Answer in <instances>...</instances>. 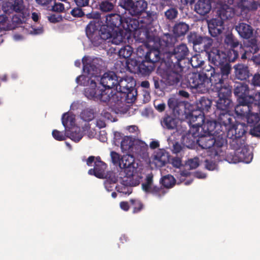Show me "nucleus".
<instances>
[{
  "instance_id": "obj_1",
  "label": "nucleus",
  "mask_w": 260,
  "mask_h": 260,
  "mask_svg": "<svg viewBox=\"0 0 260 260\" xmlns=\"http://www.w3.org/2000/svg\"><path fill=\"white\" fill-rule=\"evenodd\" d=\"M146 39L147 45L139 47L137 50V54L139 57L148 60V62L156 66L157 63L161 60V54L158 49L161 46V43L155 29H154V32L152 33L147 31Z\"/></svg>"
},
{
  "instance_id": "obj_2",
  "label": "nucleus",
  "mask_w": 260,
  "mask_h": 260,
  "mask_svg": "<svg viewBox=\"0 0 260 260\" xmlns=\"http://www.w3.org/2000/svg\"><path fill=\"white\" fill-rule=\"evenodd\" d=\"M135 156L132 153H126L121 157L120 168L121 170L119 176L124 177V181L126 184L139 185L142 177L136 173L137 165L135 166Z\"/></svg>"
},
{
  "instance_id": "obj_3",
  "label": "nucleus",
  "mask_w": 260,
  "mask_h": 260,
  "mask_svg": "<svg viewBox=\"0 0 260 260\" xmlns=\"http://www.w3.org/2000/svg\"><path fill=\"white\" fill-rule=\"evenodd\" d=\"M183 67L180 64H174L165 60L164 54V84L172 88L181 86Z\"/></svg>"
},
{
  "instance_id": "obj_4",
  "label": "nucleus",
  "mask_w": 260,
  "mask_h": 260,
  "mask_svg": "<svg viewBox=\"0 0 260 260\" xmlns=\"http://www.w3.org/2000/svg\"><path fill=\"white\" fill-rule=\"evenodd\" d=\"M203 73L191 72L186 75L181 87L194 89L196 92L205 93L209 91V80L208 76Z\"/></svg>"
},
{
  "instance_id": "obj_5",
  "label": "nucleus",
  "mask_w": 260,
  "mask_h": 260,
  "mask_svg": "<svg viewBox=\"0 0 260 260\" xmlns=\"http://www.w3.org/2000/svg\"><path fill=\"white\" fill-rule=\"evenodd\" d=\"M246 132L245 125L237 123L226 133L230 147L234 150V151L240 150L241 148L246 146L245 138L244 137Z\"/></svg>"
},
{
  "instance_id": "obj_6",
  "label": "nucleus",
  "mask_w": 260,
  "mask_h": 260,
  "mask_svg": "<svg viewBox=\"0 0 260 260\" xmlns=\"http://www.w3.org/2000/svg\"><path fill=\"white\" fill-rule=\"evenodd\" d=\"M119 6L127 11L132 16H140L145 14L146 18L144 20H140L141 22L148 21L151 22L152 18L150 13L146 11L147 8V3L144 0L136 1L133 0H122L120 2Z\"/></svg>"
},
{
  "instance_id": "obj_7",
  "label": "nucleus",
  "mask_w": 260,
  "mask_h": 260,
  "mask_svg": "<svg viewBox=\"0 0 260 260\" xmlns=\"http://www.w3.org/2000/svg\"><path fill=\"white\" fill-rule=\"evenodd\" d=\"M86 34L95 46H100L106 40L112 37V32L110 30H106L105 26L99 30L94 21H91L87 25Z\"/></svg>"
},
{
  "instance_id": "obj_8",
  "label": "nucleus",
  "mask_w": 260,
  "mask_h": 260,
  "mask_svg": "<svg viewBox=\"0 0 260 260\" xmlns=\"http://www.w3.org/2000/svg\"><path fill=\"white\" fill-rule=\"evenodd\" d=\"M212 101L205 96L201 97L197 102V108L188 113L187 119L192 122H197V124H203L204 120V116L211 108Z\"/></svg>"
},
{
  "instance_id": "obj_9",
  "label": "nucleus",
  "mask_w": 260,
  "mask_h": 260,
  "mask_svg": "<svg viewBox=\"0 0 260 260\" xmlns=\"http://www.w3.org/2000/svg\"><path fill=\"white\" fill-rule=\"evenodd\" d=\"M164 47V54L165 60L171 63L180 64V62L184 59L189 54V50L186 44H181L176 47H174L169 52H165Z\"/></svg>"
},
{
  "instance_id": "obj_10",
  "label": "nucleus",
  "mask_w": 260,
  "mask_h": 260,
  "mask_svg": "<svg viewBox=\"0 0 260 260\" xmlns=\"http://www.w3.org/2000/svg\"><path fill=\"white\" fill-rule=\"evenodd\" d=\"M146 23V25L140 24V21L136 19L131 17H126L124 18L123 22L122 29H124L127 31L133 32L134 31H138L139 32H143L146 37V32L149 31L150 33L154 32L151 29L150 26V22L148 21H143L142 23Z\"/></svg>"
},
{
  "instance_id": "obj_11",
  "label": "nucleus",
  "mask_w": 260,
  "mask_h": 260,
  "mask_svg": "<svg viewBox=\"0 0 260 260\" xmlns=\"http://www.w3.org/2000/svg\"><path fill=\"white\" fill-rule=\"evenodd\" d=\"M197 123L188 120L190 129L186 135H183L181 138V143L184 147L192 148L197 143L198 137L200 136L201 124H197Z\"/></svg>"
},
{
  "instance_id": "obj_12",
  "label": "nucleus",
  "mask_w": 260,
  "mask_h": 260,
  "mask_svg": "<svg viewBox=\"0 0 260 260\" xmlns=\"http://www.w3.org/2000/svg\"><path fill=\"white\" fill-rule=\"evenodd\" d=\"M230 111H221L215 110L214 112L216 119L221 128L220 131L224 132H228L229 129H232L233 126L237 124H234L236 121L235 118L230 113Z\"/></svg>"
},
{
  "instance_id": "obj_13",
  "label": "nucleus",
  "mask_w": 260,
  "mask_h": 260,
  "mask_svg": "<svg viewBox=\"0 0 260 260\" xmlns=\"http://www.w3.org/2000/svg\"><path fill=\"white\" fill-rule=\"evenodd\" d=\"M253 158V154L248 146H245L240 150L234 151L228 154L226 156V160L230 163L236 164L238 162L249 163Z\"/></svg>"
},
{
  "instance_id": "obj_14",
  "label": "nucleus",
  "mask_w": 260,
  "mask_h": 260,
  "mask_svg": "<svg viewBox=\"0 0 260 260\" xmlns=\"http://www.w3.org/2000/svg\"><path fill=\"white\" fill-rule=\"evenodd\" d=\"M239 49L241 58L242 60L249 59L252 55L257 53L259 50L257 40L253 38L244 41L243 44H240Z\"/></svg>"
},
{
  "instance_id": "obj_15",
  "label": "nucleus",
  "mask_w": 260,
  "mask_h": 260,
  "mask_svg": "<svg viewBox=\"0 0 260 260\" xmlns=\"http://www.w3.org/2000/svg\"><path fill=\"white\" fill-rule=\"evenodd\" d=\"M211 136L202 133V131H200L197 144L202 149L205 150L208 156L213 157L212 148L215 141Z\"/></svg>"
},
{
  "instance_id": "obj_16",
  "label": "nucleus",
  "mask_w": 260,
  "mask_h": 260,
  "mask_svg": "<svg viewBox=\"0 0 260 260\" xmlns=\"http://www.w3.org/2000/svg\"><path fill=\"white\" fill-rule=\"evenodd\" d=\"M168 105L174 116L179 118L180 116L186 114V117L187 118L188 114H187L186 113V106L184 102L171 98L168 100Z\"/></svg>"
},
{
  "instance_id": "obj_17",
  "label": "nucleus",
  "mask_w": 260,
  "mask_h": 260,
  "mask_svg": "<svg viewBox=\"0 0 260 260\" xmlns=\"http://www.w3.org/2000/svg\"><path fill=\"white\" fill-rule=\"evenodd\" d=\"M136 99V95L132 94V97H127L126 95H124V93L119 91L115 90L114 92L112 91L109 105L111 106L118 107L120 106L123 102L127 101V103H132L134 102Z\"/></svg>"
},
{
  "instance_id": "obj_18",
  "label": "nucleus",
  "mask_w": 260,
  "mask_h": 260,
  "mask_svg": "<svg viewBox=\"0 0 260 260\" xmlns=\"http://www.w3.org/2000/svg\"><path fill=\"white\" fill-rule=\"evenodd\" d=\"M119 77L112 71H109L104 74L101 78L100 83L104 88L115 90L118 83Z\"/></svg>"
},
{
  "instance_id": "obj_19",
  "label": "nucleus",
  "mask_w": 260,
  "mask_h": 260,
  "mask_svg": "<svg viewBox=\"0 0 260 260\" xmlns=\"http://www.w3.org/2000/svg\"><path fill=\"white\" fill-rule=\"evenodd\" d=\"M208 58L211 63L218 67L226 62V53L216 48H212L208 52Z\"/></svg>"
},
{
  "instance_id": "obj_20",
  "label": "nucleus",
  "mask_w": 260,
  "mask_h": 260,
  "mask_svg": "<svg viewBox=\"0 0 260 260\" xmlns=\"http://www.w3.org/2000/svg\"><path fill=\"white\" fill-rule=\"evenodd\" d=\"M200 129L203 131L204 134L216 136L220 132L221 128L216 119L215 120H208L206 122L204 120L203 124L200 126Z\"/></svg>"
},
{
  "instance_id": "obj_21",
  "label": "nucleus",
  "mask_w": 260,
  "mask_h": 260,
  "mask_svg": "<svg viewBox=\"0 0 260 260\" xmlns=\"http://www.w3.org/2000/svg\"><path fill=\"white\" fill-rule=\"evenodd\" d=\"M234 93L238 102L244 103L249 95V87L244 83H236L234 85Z\"/></svg>"
},
{
  "instance_id": "obj_22",
  "label": "nucleus",
  "mask_w": 260,
  "mask_h": 260,
  "mask_svg": "<svg viewBox=\"0 0 260 260\" xmlns=\"http://www.w3.org/2000/svg\"><path fill=\"white\" fill-rule=\"evenodd\" d=\"M124 19L118 14H111L106 16V23L107 27L112 30L116 28L118 30H122Z\"/></svg>"
},
{
  "instance_id": "obj_23",
  "label": "nucleus",
  "mask_w": 260,
  "mask_h": 260,
  "mask_svg": "<svg viewBox=\"0 0 260 260\" xmlns=\"http://www.w3.org/2000/svg\"><path fill=\"white\" fill-rule=\"evenodd\" d=\"M107 167L106 164L102 161L100 156H97L94 162V168L89 169L88 173L89 175H94L98 178H104L105 171Z\"/></svg>"
},
{
  "instance_id": "obj_24",
  "label": "nucleus",
  "mask_w": 260,
  "mask_h": 260,
  "mask_svg": "<svg viewBox=\"0 0 260 260\" xmlns=\"http://www.w3.org/2000/svg\"><path fill=\"white\" fill-rule=\"evenodd\" d=\"M148 149L147 144L142 141L138 140L135 142L131 153L136 156H140L142 158H146L148 156Z\"/></svg>"
},
{
  "instance_id": "obj_25",
  "label": "nucleus",
  "mask_w": 260,
  "mask_h": 260,
  "mask_svg": "<svg viewBox=\"0 0 260 260\" xmlns=\"http://www.w3.org/2000/svg\"><path fill=\"white\" fill-rule=\"evenodd\" d=\"M225 134H226V132L222 133V132L220 131V132L217 134V137L215 138H214V140L215 142L213 146L212 152L214 158L217 156H220L221 153L222 152L221 147L226 142H228V140L224 138Z\"/></svg>"
},
{
  "instance_id": "obj_26",
  "label": "nucleus",
  "mask_w": 260,
  "mask_h": 260,
  "mask_svg": "<svg viewBox=\"0 0 260 260\" xmlns=\"http://www.w3.org/2000/svg\"><path fill=\"white\" fill-rule=\"evenodd\" d=\"M4 11L8 14L13 12H21L24 9L23 0H14L13 2H6L3 5Z\"/></svg>"
},
{
  "instance_id": "obj_27",
  "label": "nucleus",
  "mask_w": 260,
  "mask_h": 260,
  "mask_svg": "<svg viewBox=\"0 0 260 260\" xmlns=\"http://www.w3.org/2000/svg\"><path fill=\"white\" fill-rule=\"evenodd\" d=\"M115 90L122 92L127 97H132V95L134 94V89L132 84L128 83L126 79L119 77L118 83L117 84Z\"/></svg>"
},
{
  "instance_id": "obj_28",
  "label": "nucleus",
  "mask_w": 260,
  "mask_h": 260,
  "mask_svg": "<svg viewBox=\"0 0 260 260\" xmlns=\"http://www.w3.org/2000/svg\"><path fill=\"white\" fill-rule=\"evenodd\" d=\"M236 30L243 39H249L253 34V29L250 25L244 22H240L236 26Z\"/></svg>"
},
{
  "instance_id": "obj_29",
  "label": "nucleus",
  "mask_w": 260,
  "mask_h": 260,
  "mask_svg": "<svg viewBox=\"0 0 260 260\" xmlns=\"http://www.w3.org/2000/svg\"><path fill=\"white\" fill-rule=\"evenodd\" d=\"M225 3L224 5L221 6L217 10L218 17L223 20L232 18L235 15L234 9L230 6L232 4H229L228 3Z\"/></svg>"
},
{
  "instance_id": "obj_30",
  "label": "nucleus",
  "mask_w": 260,
  "mask_h": 260,
  "mask_svg": "<svg viewBox=\"0 0 260 260\" xmlns=\"http://www.w3.org/2000/svg\"><path fill=\"white\" fill-rule=\"evenodd\" d=\"M209 80V89L211 87L212 90L218 87H220L224 85L225 82L227 80L220 74L219 72H214L211 77L208 78Z\"/></svg>"
},
{
  "instance_id": "obj_31",
  "label": "nucleus",
  "mask_w": 260,
  "mask_h": 260,
  "mask_svg": "<svg viewBox=\"0 0 260 260\" xmlns=\"http://www.w3.org/2000/svg\"><path fill=\"white\" fill-rule=\"evenodd\" d=\"M236 77L240 80H246L250 76V73L247 66L240 64L234 66Z\"/></svg>"
},
{
  "instance_id": "obj_32",
  "label": "nucleus",
  "mask_w": 260,
  "mask_h": 260,
  "mask_svg": "<svg viewBox=\"0 0 260 260\" xmlns=\"http://www.w3.org/2000/svg\"><path fill=\"white\" fill-rule=\"evenodd\" d=\"M211 9L210 0H199L195 5V10L200 15H206Z\"/></svg>"
},
{
  "instance_id": "obj_33",
  "label": "nucleus",
  "mask_w": 260,
  "mask_h": 260,
  "mask_svg": "<svg viewBox=\"0 0 260 260\" xmlns=\"http://www.w3.org/2000/svg\"><path fill=\"white\" fill-rule=\"evenodd\" d=\"M142 59V60L140 61L139 64L140 68L139 69H140V71H138V75L143 76H148L154 70L156 66L148 62V60L144 58Z\"/></svg>"
},
{
  "instance_id": "obj_34",
  "label": "nucleus",
  "mask_w": 260,
  "mask_h": 260,
  "mask_svg": "<svg viewBox=\"0 0 260 260\" xmlns=\"http://www.w3.org/2000/svg\"><path fill=\"white\" fill-rule=\"evenodd\" d=\"M238 104L235 107L236 115L241 117H245L248 114L252 111L250 105L245 100L244 103L238 102Z\"/></svg>"
},
{
  "instance_id": "obj_35",
  "label": "nucleus",
  "mask_w": 260,
  "mask_h": 260,
  "mask_svg": "<svg viewBox=\"0 0 260 260\" xmlns=\"http://www.w3.org/2000/svg\"><path fill=\"white\" fill-rule=\"evenodd\" d=\"M204 37L199 35L197 32H191L187 37L188 41L193 44V49L198 52L199 48L202 47Z\"/></svg>"
},
{
  "instance_id": "obj_36",
  "label": "nucleus",
  "mask_w": 260,
  "mask_h": 260,
  "mask_svg": "<svg viewBox=\"0 0 260 260\" xmlns=\"http://www.w3.org/2000/svg\"><path fill=\"white\" fill-rule=\"evenodd\" d=\"M100 87L96 86V82L91 80L89 87H86L84 89V95L88 99L97 101L98 91Z\"/></svg>"
},
{
  "instance_id": "obj_37",
  "label": "nucleus",
  "mask_w": 260,
  "mask_h": 260,
  "mask_svg": "<svg viewBox=\"0 0 260 260\" xmlns=\"http://www.w3.org/2000/svg\"><path fill=\"white\" fill-rule=\"evenodd\" d=\"M216 110L221 111H230L233 102L230 98H218L216 101Z\"/></svg>"
},
{
  "instance_id": "obj_38",
  "label": "nucleus",
  "mask_w": 260,
  "mask_h": 260,
  "mask_svg": "<svg viewBox=\"0 0 260 260\" xmlns=\"http://www.w3.org/2000/svg\"><path fill=\"white\" fill-rule=\"evenodd\" d=\"M82 61L83 65V70L84 72L89 75H94L97 71V67L93 61H89L88 57L87 56H84Z\"/></svg>"
},
{
  "instance_id": "obj_39",
  "label": "nucleus",
  "mask_w": 260,
  "mask_h": 260,
  "mask_svg": "<svg viewBox=\"0 0 260 260\" xmlns=\"http://www.w3.org/2000/svg\"><path fill=\"white\" fill-rule=\"evenodd\" d=\"M177 37L169 34H164V47L165 52H169V50L175 47L174 45L177 42Z\"/></svg>"
},
{
  "instance_id": "obj_40",
  "label": "nucleus",
  "mask_w": 260,
  "mask_h": 260,
  "mask_svg": "<svg viewBox=\"0 0 260 260\" xmlns=\"http://www.w3.org/2000/svg\"><path fill=\"white\" fill-rule=\"evenodd\" d=\"M98 91L97 101L106 103L109 104L111 95L112 94V89L105 88V89H100Z\"/></svg>"
},
{
  "instance_id": "obj_41",
  "label": "nucleus",
  "mask_w": 260,
  "mask_h": 260,
  "mask_svg": "<svg viewBox=\"0 0 260 260\" xmlns=\"http://www.w3.org/2000/svg\"><path fill=\"white\" fill-rule=\"evenodd\" d=\"M247 102L250 105L252 111L258 112L260 108V92H257L253 95H249Z\"/></svg>"
},
{
  "instance_id": "obj_42",
  "label": "nucleus",
  "mask_w": 260,
  "mask_h": 260,
  "mask_svg": "<svg viewBox=\"0 0 260 260\" xmlns=\"http://www.w3.org/2000/svg\"><path fill=\"white\" fill-rule=\"evenodd\" d=\"M214 90L217 92L218 98H230L232 94V86L224 83V85L216 88Z\"/></svg>"
},
{
  "instance_id": "obj_43",
  "label": "nucleus",
  "mask_w": 260,
  "mask_h": 260,
  "mask_svg": "<svg viewBox=\"0 0 260 260\" xmlns=\"http://www.w3.org/2000/svg\"><path fill=\"white\" fill-rule=\"evenodd\" d=\"M125 177L124 175H123V177ZM119 178L120 180V181L122 184L121 186H117V190L120 192L124 194L125 195H129L132 192V186H135L137 185H131L128 184H126L125 182L123 181L124 180V178H123V176H119Z\"/></svg>"
},
{
  "instance_id": "obj_44",
  "label": "nucleus",
  "mask_w": 260,
  "mask_h": 260,
  "mask_svg": "<svg viewBox=\"0 0 260 260\" xmlns=\"http://www.w3.org/2000/svg\"><path fill=\"white\" fill-rule=\"evenodd\" d=\"M135 142H134L131 137L128 136L124 137L121 142V149L122 151L125 153H131Z\"/></svg>"
},
{
  "instance_id": "obj_45",
  "label": "nucleus",
  "mask_w": 260,
  "mask_h": 260,
  "mask_svg": "<svg viewBox=\"0 0 260 260\" xmlns=\"http://www.w3.org/2000/svg\"><path fill=\"white\" fill-rule=\"evenodd\" d=\"M188 25L183 22L176 24L173 27V32L176 37H179L184 36L188 30Z\"/></svg>"
},
{
  "instance_id": "obj_46",
  "label": "nucleus",
  "mask_w": 260,
  "mask_h": 260,
  "mask_svg": "<svg viewBox=\"0 0 260 260\" xmlns=\"http://www.w3.org/2000/svg\"><path fill=\"white\" fill-rule=\"evenodd\" d=\"M114 8V4L109 0H102L99 2L98 9L102 13L111 12Z\"/></svg>"
},
{
  "instance_id": "obj_47",
  "label": "nucleus",
  "mask_w": 260,
  "mask_h": 260,
  "mask_svg": "<svg viewBox=\"0 0 260 260\" xmlns=\"http://www.w3.org/2000/svg\"><path fill=\"white\" fill-rule=\"evenodd\" d=\"M224 43L231 48H238L240 45L239 40L232 34H228L225 37Z\"/></svg>"
},
{
  "instance_id": "obj_48",
  "label": "nucleus",
  "mask_w": 260,
  "mask_h": 260,
  "mask_svg": "<svg viewBox=\"0 0 260 260\" xmlns=\"http://www.w3.org/2000/svg\"><path fill=\"white\" fill-rule=\"evenodd\" d=\"M240 49L238 48H230L226 54V61L228 62H235L240 56Z\"/></svg>"
},
{
  "instance_id": "obj_49",
  "label": "nucleus",
  "mask_w": 260,
  "mask_h": 260,
  "mask_svg": "<svg viewBox=\"0 0 260 260\" xmlns=\"http://www.w3.org/2000/svg\"><path fill=\"white\" fill-rule=\"evenodd\" d=\"M255 111H252L245 117L247 124L250 127H252L254 125L257 124L260 120L259 114L257 112H255Z\"/></svg>"
},
{
  "instance_id": "obj_50",
  "label": "nucleus",
  "mask_w": 260,
  "mask_h": 260,
  "mask_svg": "<svg viewBox=\"0 0 260 260\" xmlns=\"http://www.w3.org/2000/svg\"><path fill=\"white\" fill-rule=\"evenodd\" d=\"M177 117L174 116H167L164 118V123L168 129H174L177 127L178 122Z\"/></svg>"
},
{
  "instance_id": "obj_51",
  "label": "nucleus",
  "mask_w": 260,
  "mask_h": 260,
  "mask_svg": "<svg viewBox=\"0 0 260 260\" xmlns=\"http://www.w3.org/2000/svg\"><path fill=\"white\" fill-rule=\"evenodd\" d=\"M140 62V61H138L134 59L127 60L126 67L127 70L132 73L138 74Z\"/></svg>"
},
{
  "instance_id": "obj_52",
  "label": "nucleus",
  "mask_w": 260,
  "mask_h": 260,
  "mask_svg": "<svg viewBox=\"0 0 260 260\" xmlns=\"http://www.w3.org/2000/svg\"><path fill=\"white\" fill-rule=\"evenodd\" d=\"M213 43V40L208 37H204L202 47L199 48L198 52H206L207 54L210 52V49Z\"/></svg>"
},
{
  "instance_id": "obj_53",
  "label": "nucleus",
  "mask_w": 260,
  "mask_h": 260,
  "mask_svg": "<svg viewBox=\"0 0 260 260\" xmlns=\"http://www.w3.org/2000/svg\"><path fill=\"white\" fill-rule=\"evenodd\" d=\"M218 67L220 68V72L219 73L223 77V78L228 80L232 70V66L230 63L226 61L223 64L220 65Z\"/></svg>"
},
{
  "instance_id": "obj_54",
  "label": "nucleus",
  "mask_w": 260,
  "mask_h": 260,
  "mask_svg": "<svg viewBox=\"0 0 260 260\" xmlns=\"http://www.w3.org/2000/svg\"><path fill=\"white\" fill-rule=\"evenodd\" d=\"M162 149H159L158 152H155L152 158V163L154 164L156 168L162 167Z\"/></svg>"
},
{
  "instance_id": "obj_55",
  "label": "nucleus",
  "mask_w": 260,
  "mask_h": 260,
  "mask_svg": "<svg viewBox=\"0 0 260 260\" xmlns=\"http://www.w3.org/2000/svg\"><path fill=\"white\" fill-rule=\"evenodd\" d=\"M133 52V48L129 45H126L119 50L118 55L120 58L127 59L131 57Z\"/></svg>"
},
{
  "instance_id": "obj_56",
  "label": "nucleus",
  "mask_w": 260,
  "mask_h": 260,
  "mask_svg": "<svg viewBox=\"0 0 260 260\" xmlns=\"http://www.w3.org/2000/svg\"><path fill=\"white\" fill-rule=\"evenodd\" d=\"M80 116L85 121H90L94 118V112L93 109L87 108L82 111Z\"/></svg>"
},
{
  "instance_id": "obj_57",
  "label": "nucleus",
  "mask_w": 260,
  "mask_h": 260,
  "mask_svg": "<svg viewBox=\"0 0 260 260\" xmlns=\"http://www.w3.org/2000/svg\"><path fill=\"white\" fill-rule=\"evenodd\" d=\"M209 157H210V159L207 158L205 160V168L209 171H213L215 170L217 167L216 161L219 160V156H217L215 158L211 156Z\"/></svg>"
},
{
  "instance_id": "obj_58",
  "label": "nucleus",
  "mask_w": 260,
  "mask_h": 260,
  "mask_svg": "<svg viewBox=\"0 0 260 260\" xmlns=\"http://www.w3.org/2000/svg\"><path fill=\"white\" fill-rule=\"evenodd\" d=\"M161 177L159 179V183L160 184V187H157L156 186H153L152 188L150 190L149 193H152L154 196L160 198L161 195L162 194V172L160 170Z\"/></svg>"
},
{
  "instance_id": "obj_59",
  "label": "nucleus",
  "mask_w": 260,
  "mask_h": 260,
  "mask_svg": "<svg viewBox=\"0 0 260 260\" xmlns=\"http://www.w3.org/2000/svg\"><path fill=\"white\" fill-rule=\"evenodd\" d=\"M190 63L193 68L201 67L204 63V61L202 59L200 55L196 54L193 56L189 60Z\"/></svg>"
},
{
  "instance_id": "obj_60",
  "label": "nucleus",
  "mask_w": 260,
  "mask_h": 260,
  "mask_svg": "<svg viewBox=\"0 0 260 260\" xmlns=\"http://www.w3.org/2000/svg\"><path fill=\"white\" fill-rule=\"evenodd\" d=\"M66 134L68 137L76 142H79L83 137L82 133L80 129L77 131H66Z\"/></svg>"
},
{
  "instance_id": "obj_61",
  "label": "nucleus",
  "mask_w": 260,
  "mask_h": 260,
  "mask_svg": "<svg viewBox=\"0 0 260 260\" xmlns=\"http://www.w3.org/2000/svg\"><path fill=\"white\" fill-rule=\"evenodd\" d=\"M176 183V180L174 177L171 175L164 176V188H171Z\"/></svg>"
},
{
  "instance_id": "obj_62",
  "label": "nucleus",
  "mask_w": 260,
  "mask_h": 260,
  "mask_svg": "<svg viewBox=\"0 0 260 260\" xmlns=\"http://www.w3.org/2000/svg\"><path fill=\"white\" fill-rule=\"evenodd\" d=\"M131 205L133 208V213H137L140 212L143 208V204L142 202L137 199H131Z\"/></svg>"
},
{
  "instance_id": "obj_63",
  "label": "nucleus",
  "mask_w": 260,
  "mask_h": 260,
  "mask_svg": "<svg viewBox=\"0 0 260 260\" xmlns=\"http://www.w3.org/2000/svg\"><path fill=\"white\" fill-rule=\"evenodd\" d=\"M168 142L170 148H172V150L173 153H177L181 150L182 147L181 145L178 142H176L174 140L172 139L171 137L168 139Z\"/></svg>"
},
{
  "instance_id": "obj_64",
  "label": "nucleus",
  "mask_w": 260,
  "mask_h": 260,
  "mask_svg": "<svg viewBox=\"0 0 260 260\" xmlns=\"http://www.w3.org/2000/svg\"><path fill=\"white\" fill-rule=\"evenodd\" d=\"M121 31V30H118L117 29L115 30V36H113L112 35V43L118 45L124 41L125 37L123 36V33Z\"/></svg>"
}]
</instances>
